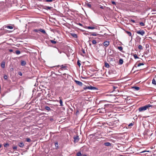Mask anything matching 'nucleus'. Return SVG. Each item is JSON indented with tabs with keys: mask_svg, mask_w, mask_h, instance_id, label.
<instances>
[{
	"mask_svg": "<svg viewBox=\"0 0 156 156\" xmlns=\"http://www.w3.org/2000/svg\"><path fill=\"white\" fill-rule=\"evenodd\" d=\"M152 107H153V106L152 105L150 104H148L144 106L139 108L138 109V110L139 112L144 111L147 110V108L148 109L150 107L152 108Z\"/></svg>",
	"mask_w": 156,
	"mask_h": 156,
	"instance_id": "1",
	"label": "nucleus"
},
{
	"mask_svg": "<svg viewBox=\"0 0 156 156\" xmlns=\"http://www.w3.org/2000/svg\"><path fill=\"white\" fill-rule=\"evenodd\" d=\"M114 50L112 49V48L111 47L109 48L108 50V54L110 56L113 57L114 53Z\"/></svg>",
	"mask_w": 156,
	"mask_h": 156,
	"instance_id": "2",
	"label": "nucleus"
},
{
	"mask_svg": "<svg viewBox=\"0 0 156 156\" xmlns=\"http://www.w3.org/2000/svg\"><path fill=\"white\" fill-rule=\"evenodd\" d=\"M83 89L84 90H86L87 89H89V90H98V88H97L96 87H93L92 86H85L83 88Z\"/></svg>",
	"mask_w": 156,
	"mask_h": 156,
	"instance_id": "3",
	"label": "nucleus"
},
{
	"mask_svg": "<svg viewBox=\"0 0 156 156\" xmlns=\"http://www.w3.org/2000/svg\"><path fill=\"white\" fill-rule=\"evenodd\" d=\"M17 6V0H10V7Z\"/></svg>",
	"mask_w": 156,
	"mask_h": 156,
	"instance_id": "4",
	"label": "nucleus"
},
{
	"mask_svg": "<svg viewBox=\"0 0 156 156\" xmlns=\"http://www.w3.org/2000/svg\"><path fill=\"white\" fill-rule=\"evenodd\" d=\"M10 54H12V52L14 53H16L17 55H19L20 53V51L18 50H13L10 49Z\"/></svg>",
	"mask_w": 156,
	"mask_h": 156,
	"instance_id": "5",
	"label": "nucleus"
},
{
	"mask_svg": "<svg viewBox=\"0 0 156 156\" xmlns=\"http://www.w3.org/2000/svg\"><path fill=\"white\" fill-rule=\"evenodd\" d=\"M136 32L139 34H140L141 35L143 36L145 34L144 31L143 30H139Z\"/></svg>",
	"mask_w": 156,
	"mask_h": 156,
	"instance_id": "6",
	"label": "nucleus"
},
{
	"mask_svg": "<svg viewBox=\"0 0 156 156\" xmlns=\"http://www.w3.org/2000/svg\"><path fill=\"white\" fill-rule=\"evenodd\" d=\"M73 139L75 142H78L79 140V138L78 136H76L73 137Z\"/></svg>",
	"mask_w": 156,
	"mask_h": 156,
	"instance_id": "7",
	"label": "nucleus"
},
{
	"mask_svg": "<svg viewBox=\"0 0 156 156\" xmlns=\"http://www.w3.org/2000/svg\"><path fill=\"white\" fill-rule=\"evenodd\" d=\"M104 46H105V48L107 47L109 44V42L108 41H105L103 43Z\"/></svg>",
	"mask_w": 156,
	"mask_h": 156,
	"instance_id": "8",
	"label": "nucleus"
},
{
	"mask_svg": "<svg viewBox=\"0 0 156 156\" xmlns=\"http://www.w3.org/2000/svg\"><path fill=\"white\" fill-rule=\"evenodd\" d=\"M74 81L77 84L80 86H82L83 85V83L81 82L76 80H75Z\"/></svg>",
	"mask_w": 156,
	"mask_h": 156,
	"instance_id": "9",
	"label": "nucleus"
},
{
	"mask_svg": "<svg viewBox=\"0 0 156 156\" xmlns=\"http://www.w3.org/2000/svg\"><path fill=\"white\" fill-rule=\"evenodd\" d=\"M44 9L47 10H51L53 8L52 7H49L47 6H45L44 7Z\"/></svg>",
	"mask_w": 156,
	"mask_h": 156,
	"instance_id": "10",
	"label": "nucleus"
},
{
	"mask_svg": "<svg viewBox=\"0 0 156 156\" xmlns=\"http://www.w3.org/2000/svg\"><path fill=\"white\" fill-rule=\"evenodd\" d=\"M18 145L21 148H23L24 146V144L23 142H19L18 143Z\"/></svg>",
	"mask_w": 156,
	"mask_h": 156,
	"instance_id": "11",
	"label": "nucleus"
},
{
	"mask_svg": "<svg viewBox=\"0 0 156 156\" xmlns=\"http://www.w3.org/2000/svg\"><path fill=\"white\" fill-rule=\"evenodd\" d=\"M86 28L89 29H91V30H93L94 29H97V28L95 27H90V26L86 27Z\"/></svg>",
	"mask_w": 156,
	"mask_h": 156,
	"instance_id": "12",
	"label": "nucleus"
},
{
	"mask_svg": "<svg viewBox=\"0 0 156 156\" xmlns=\"http://www.w3.org/2000/svg\"><path fill=\"white\" fill-rule=\"evenodd\" d=\"M10 30L12 29H14V30H15L17 29V28L16 27H15L14 25L10 24Z\"/></svg>",
	"mask_w": 156,
	"mask_h": 156,
	"instance_id": "13",
	"label": "nucleus"
},
{
	"mask_svg": "<svg viewBox=\"0 0 156 156\" xmlns=\"http://www.w3.org/2000/svg\"><path fill=\"white\" fill-rule=\"evenodd\" d=\"M39 30L40 31L42 32L43 34H47L46 33V32L45 30L43 29H39Z\"/></svg>",
	"mask_w": 156,
	"mask_h": 156,
	"instance_id": "14",
	"label": "nucleus"
},
{
	"mask_svg": "<svg viewBox=\"0 0 156 156\" xmlns=\"http://www.w3.org/2000/svg\"><path fill=\"white\" fill-rule=\"evenodd\" d=\"M104 145L107 146H111V143L108 142L105 143Z\"/></svg>",
	"mask_w": 156,
	"mask_h": 156,
	"instance_id": "15",
	"label": "nucleus"
},
{
	"mask_svg": "<svg viewBox=\"0 0 156 156\" xmlns=\"http://www.w3.org/2000/svg\"><path fill=\"white\" fill-rule=\"evenodd\" d=\"M26 64V62L24 61H22L21 63V65L22 66H25Z\"/></svg>",
	"mask_w": 156,
	"mask_h": 156,
	"instance_id": "16",
	"label": "nucleus"
},
{
	"mask_svg": "<svg viewBox=\"0 0 156 156\" xmlns=\"http://www.w3.org/2000/svg\"><path fill=\"white\" fill-rule=\"evenodd\" d=\"M45 108L46 110H47L48 111H49L51 110V108L48 106H45Z\"/></svg>",
	"mask_w": 156,
	"mask_h": 156,
	"instance_id": "17",
	"label": "nucleus"
},
{
	"mask_svg": "<svg viewBox=\"0 0 156 156\" xmlns=\"http://www.w3.org/2000/svg\"><path fill=\"white\" fill-rule=\"evenodd\" d=\"M91 34V35L95 36H97L99 34H96L95 33H89Z\"/></svg>",
	"mask_w": 156,
	"mask_h": 156,
	"instance_id": "18",
	"label": "nucleus"
},
{
	"mask_svg": "<svg viewBox=\"0 0 156 156\" xmlns=\"http://www.w3.org/2000/svg\"><path fill=\"white\" fill-rule=\"evenodd\" d=\"M5 62H2L1 64V66L2 68H5Z\"/></svg>",
	"mask_w": 156,
	"mask_h": 156,
	"instance_id": "19",
	"label": "nucleus"
},
{
	"mask_svg": "<svg viewBox=\"0 0 156 156\" xmlns=\"http://www.w3.org/2000/svg\"><path fill=\"white\" fill-rule=\"evenodd\" d=\"M126 33L129 36H132V34L129 31H125Z\"/></svg>",
	"mask_w": 156,
	"mask_h": 156,
	"instance_id": "20",
	"label": "nucleus"
},
{
	"mask_svg": "<svg viewBox=\"0 0 156 156\" xmlns=\"http://www.w3.org/2000/svg\"><path fill=\"white\" fill-rule=\"evenodd\" d=\"M123 61L122 59L120 58L119 60V64L120 65H122L123 64Z\"/></svg>",
	"mask_w": 156,
	"mask_h": 156,
	"instance_id": "21",
	"label": "nucleus"
},
{
	"mask_svg": "<svg viewBox=\"0 0 156 156\" xmlns=\"http://www.w3.org/2000/svg\"><path fill=\"white\" fill-rule=\"evenodd\" d=\"M61 66V67L60 69V70H63V69L67 67V66H64L63 65H62Z\"/></svg>",
	"mask_w": 156,
	"mask_h": 156,
	"instance_id": "22",
	"label": "nucleus"
},
{
	"mask_svg": "<svg viewBox=\"0 0 156 156\" xmlns=\"http://www.w3.org/2000/svg\"><path fill=\"white\" fill-rule=\"evenodd\" d=\"M6 28H7L8 29H10V25H8L7 26H4L3 27V29L5 30H6V29H5Z\"/></svg>",
	"mask_w": 156,
	"mask_h": 156,
	"instance_id": "23",
	"label": "nucleus"
},
{
	"mask_svg": "<svg viewBox=\"0 0 156 156\" xmlns=\"http://www.w3.org/2000/svg\"><path fill=\"white\" fill-rule=\"evenodd\" d=\"M86 5L87 7H88L90 9H91V4H90L89 3L86 4Z\"/></svg>",
	"mask_w": 156,
	"mask_h": 156,
	"instance_id": "24",
	"label": "nucleus"
},
{
	"mask_svg": "<svg viewBox=\"0 0 156 156\" xmlns=\"http://www.w3.org/2000/svg\"><path fill=\"white\" fill-rule=\"evenodd\" d=\"M133 88L135 89L136 90H138L140 89V88L139 87L136 86L133 87Z\"/></svg>",
	"mask_w": 156,
	"mask_h": 156,
	"instance_id": "25",
	"label": "nucleus"
},
{
	"mask_svg": "<svg viewBox=\"0 0 156 156\" xmlns=\"http://www.w3.org/2000/svg\"><path fill=\"white\" fill-rule=\"evenodd\" d=\"M59 103L60 104V105L61 106H63V104L62 101L61 99H60Z\"/></svg>",
	"mask_w": 156,
	"mask_h": 156,
	"instance_id": "26",
	"label": "nucleus"
},
{
	"mask_svg": "<svg viewBox=\"0 0 156 156\" xmlns=\"http://www.w3.org/2000/svg\"><path fill=\"white\" fill-rule=\"evenodd\" d=\"M105 66L106 67L108 68L109 67V65L108 63L105 62Z\"/></svg>",
	"mask_w": 156,
	"mask_h": 156,
	"instance_id": "27",
	"label": "nucleus"
},
{
	"mask_svg": "<svg viewBox=\"0 0 156 156\" xmlns=\"http://www.w3.org/2000/svg\"><path fill=\"white\" fill-rule=\"evenodd\" d=\"M112 88L113 89V91L115 90L116 89L118 88V87H117L116 86H112Z\"/></svg>",
	"mask_w": 156,
	"mask_h": 156,
	"instance_id": "28",
	"label": "nucleus"
},
{
	"mask_svg": "<svg viewBox=\"0 0 156 156\" xmlns=\"http://www.w3.org/2000/svg\"><path fill=\"white\" fill-rule=\"evenodd\" d=\"M50 41L52 44H55L56 43V41L53 40H50Z\"/></svg>",
	"mask_w": 156,
	"mask_h": 156,
	"instance_id": "29",
	"label": "nucleus"
},
{
	"mask_svg": "<svg viewBox=\"0 0 156 156\" xmlns=\"http://www.w3.org/2000/svg\"><path fill=\"white\" fill-rule=\"evenodd\" d=\"M82 155L80 152H79L76 153V155L77 156H81Z\"/></svg>",
	"mask_w": 156,
	"mask_h": 156,
	"instance_id": "30",
	"label": "nucleus"
},
{
	"mask_svg": "<svg viewBox=\"0 0 156 156\" xmlns=\"http://www.w3.org/2000/svg\"><path fill=\"white\" fill-rule=\"evenodd\" d=\"M9 146V144L8 143H6V144H4V146L5 147H7Z\"/></svg>",
	"mask_w": 156,
	"mask_h": 156,
	"instance_id": "31",
	"label": "nucleus"
},
{
	"mask_svg": "<svg viewBox=\"0 0 156 156\" xmlns=\"http://www.w3.org/2000/svg\"><path fill=\"white\" fill-rule=\"evenodd\" d=\"M133 56L135 59L139 58V57L137 56V55L136 54H134Z\"/></svg>",
	"mask_w": 156,
	"mask_h": 156,
	"instance_id": "32",
	"label": "nucleus"
},
{
	"mask_svg": "<svg viewBox=\"0 0 156 156\" xmlns=\"http://www.w3.org/2000/svg\"><path fill=\"white\" fill-rule=\"evenodd\" d=\"M118 49L120 51H122L123 49V48L122 46H119L118 47Z\"/></svg>",
	"mask_w": 156,
	"mask_h": 156,
	"instance_id": "33",
	"label": "nucleus"
},
{
	"mask_svg": "<svg viewBox=\"0 0 156 156\" xmlns=\"http://www.w3.org/2000/svg\"><path fill=\"white\" fill-rule=\"evenodd\" d=\"M152 83L153 84L156 85V83L155 80L154 79H153L152 80Z\"/></svg>",
	"mask_w": 156,
	"mask_h": 156,
	"instance_id": "34",
	"label": "nucleus"
},
{
	"mask_svg": "<svg viewBox=\"0 0 156 156\" xmlns=\"http://www.w3.org/2000/svg\"><path fill=\"white\" fill-rule=\"evenodd\" d=\"M92 43L93 44H96L97 43V42H96V40H93L92 41Z\"/></svg>",
	"mask_w": 156,
	"mask_h": 156,
	"instance_id": "35",
	"label": "nucleus"
},
{
	"mask_svg": "<svg viewBox=\"0 0 156 156\" xmlns=\"http://www.w3.org/2000/svg\"><path fill=\"white\" fill-rule=\"evenodd\" d=\"M140 24L141 26H145L144 23L142 22H140Z\"/></svg>",
	"mask_w": 156,
	"mask_h": 156,
	"instance_id": "36",
	"label": "nucleus"
},
{
	"mask_svg": "<svg viewBox=\"0 0 156 156\" xmlns=\"http://www.w3.org/2000/svg\"><path fill=\"white\" fill-rule=\"evenodd\" d=\"M138 48L139 49L142 50L143 49L142 46L141 45H139L138 46Z\"/></svg>",
	"mask_w": 156,
	"mask_h": 156,
	"instance_id": "37",
	"label": "nucleus"
},
{
	"mask_svg": "<svg viewBox=\"0 0 156 156\" xmlns=\"http://www.w3.org/2000/svg\"><path fill=\"white\" fill-rule=\"evenodd\" d=\"M53 1V0H45L44 2H51Z\"/></svg>",
	"mask_w": 156,
	"mask_h": 156,
	"instance_id": "38",
	"label": "nucleus"
},
{
	"mask_svg": "<svg viewBox=\"0 0 156 156\" xmlns=\"http://www.w3.org/2000/svg\"><path fill=\"white\" fill-rule=\"evenodd\" d=\"M26 141L27 142H30L31 141V140L29 138H27L26 139Z\"/></svg>",
	"mask_w": 156,
	"mask_h": 156,
	"instance_id": "39",
	"label": "nucleus"
},
{
	"mask_svg": "<svg viewBox=\"0 0 156 156\" xmlns=\"http://www.w3.org/2000/svg\"><path fill=\"white\" fill-rule=\"evenodd\" d=\"M55 146L56 148H58V142L55 143Z\"/></svg>",
	"mask_w": 156,
	"mask_h": 156,
	"instance_id": "40",
	"label": "nucleus"
},
{
	"mask_svg": "<svg viewBox=\"0 0 156 156\" xmlns=\"http://www.w3.org/2000/svg\"><path fill=\"white\" fill-rule=\"evenodd\" d=\"M144 65V64L143 63H140L138 64V65H137V66L139 67L141 66Z\"/></svg>",
	"mask_w": 156,
	"mask_h": 156,
	"instance_id": "41",
	"label": "nucleus"
},
{
	"mask_svg": "<svg viewBox=\"0 0 156 156\" xmlns=\"http://www.w3.org/2000/svg\"><path fill=\"white\" fill-rule=\"evenodd\" d=\"M77 64L78 65L79 67L81 65V64L80 62V61H79V60H78V61L77 62Z\"/></svg>",
	"mask_w": 156,
	"mask_h": 156,
	"instance_id": "42",
	"label": "nucleus"
},
{
	"mask_svg": "<svg viewBox=\"0 0 156 156\" xmlns=\"http://www.w3.org/2000/svg\"><path fill=\"white\" fill-rule=\"evenodd\" d=\"M72 35L74 37L76 38L77 37V35L76 34H72Z\"/></svg>",
	"mask_w": 156,
	"mask_h": 156,
	"instance_id": "43",
	"label": "nucleus"
},
{
	"mask_svg": "<svg viewBox=\"0 0 156 156\" xmlns=\"http://www.w3.org/2000/svg\"><path fill=\"white\" fill-rule=\"evenodd\" d=\"M4 78L5 79V80H7L8 78V77H7V76L5 75H4Z\"/></svg>",
	"mask_w": 156,
	"mask_h": 156,
	"instance_id": "44",
	"label": "nucleus"
},
{
	"mask_svg": "<svg viewBox=\"0 0 156 156\" xmlns=\"http://www.w3.org/2000/svg\"><path fill=\"white\" fill-rule=\"evenodd\" d=\"M34 31L36 32H39V30L36 29L34 30Z\"/></svg>",
	"mask_w": 156,
	"mask_h": 156,
	"instance_id": "45",
	"label": "nucleus"
},
{
	"mask_svg": "<svg viewBox=\"0 0 156 156\" xmlns=\"http://www.w3.org/2000/svg\"><path fill=\"white\" fill-rule=\"evenodd\" d=\"M112 4H113V5H116V4L115 2L114 1H112Z\"/></svg>",
	"mask_w": 156,
	"mask_h": 156,
	"instance_id": "46",
	"label": "nucleus"
},
{
	"mask_svg": "<svg viewBox=\"0 0 156 156\" xmlns=\"http://www.w3.org/2000/svg\"><path fill=\"white\" fill-rule=\"evenodd\" d=\"M82 51L83 52V53L84 54H85V50L83 49H82Z\"/></svg>",
	"mask_w": 156,
	"mask_h": 156,
	"instance_id": "47",
	"label": "nucleus"
},
{
	"mask_svg": "<svg viewBox=\"0 0 156 156\" xmlns=\"http://www.w3.org/2000/svg\"><path fill=\"white\" fill-rule=\"evenodd\" d=\"M133 124L132 123H130V124H129V125H128V126H132L133 125Z\"/></svg>",
	"mask_w": 156,
	"mask_h": 156,
	"instance_id": "48",
	"label": "nucleus"
},
{
	"mask_svg": "<svg viewBox=\"0 0 156 156\" xmlns=\"http://www.w3.org/2000/svg\"><path fill=\"white\" fill-rule=\"evenodd\" d=\"M18 74L20 76H22V75H23L22 73L21 72H20L18 73Z\"/></svg>",
	"mask_w": 156,
	"mask_h": 156,
	"instance_id": "49",
	"label": "nucleus"
},
{
	"mask_svg": "<svg viewBox=\"0 0 156 156\" xmlns=\"http://www.w3.org/2000/svg\"><path fill=\"white\" fill-rule=\"evenodd\" d=\"M17 147L16 146H14L13 147V149L14 150H16Z\"/></svg>",
	"mask_w": 156,
	"mask_h": 156,
	"instance_id": "50",
	"label": "nucleus"
},
{
	"mask_svg": "<svg viewBox=\"0 0 156 156\" xmlns=\"http://www.w3.org/2000/svg\"><path fill=\"white\" fill-rule=\"evenodd\" d=\"M107 124L109 126L111 125L112 123L111 122H109L108 123H107Z\"/></svg>",
	"mask_w": 156,
	"mask_h": 156,
	"instance_id": "51",
	"label": "nucleus"
},
{
	"mask_svg": "<svg viewBox=\"0 0 156 156\" xmlns=\"http://www.w3.org/2000/svg\"><path fill=\"white\" fill-rule=\"evenodd\" d=\"M78 24L80 26H83V25L82 24L80 23H79Z\"/></svg>",
	"mask_w": 156,
	"mask_h": 156,
	"instance_id": "52",
	"label": "nucleus"
},
{
	"mask_svg": "<svg viewBox=\"0 0 156 156\" xmlns=\"http://www.w3.org/2000/svg\"><path fill=\"white\" fill-rule=\"evenodd\" d=\"M131 21L133 23H135V21L134 20H131Z\"/></svg>",
	"mask_w": 156,
	"mask_h": 156,
	"instance_id": "53",
	"label": "nucleus"
},
{
	"mask_svg": "<svg viewBox=\"0 0 156 156\" xmlns=\"http://www.w3.org/2000/svg\"><path fill=\"white\" fill-rule=\"evenodd\" d=\"M100 8L101 9H104V7L103 6H101L100 7Z\"/></svg>",
	"mask_w": 156,
	"mask_h": 156,
	"instance_id": "54",
	"label": "nucleus"
},
{
	"mask_svg": "<svg viewBox=\"0 0 156 156\" xmlns=\"http://www.w3.org/2000/svg\"><path fill=\"white\" fill-rule=\"evenodd\" d=\"M111 73H112V71H111H111H109V74H111Z\"/></svg>",
	"mask_w": 156,
	"mask_h": 156,
	"instance_id": "55",
	"label": "nucleus"
},
{
	"mask_svg": "<svg viewBox=\"0 0 156 156\" xmlns=\"http://www.w3.org/2000/svg\"><path fill=\"white\" fill-rule=\"evenodd\" d=\"M82 156H87V155L85 154H83Z\"/></svg>",
	"mask_w": 156,
	"mask_h": 156,
	"instance_id": "56",
	"label": "nucleus"
},
{
	"mask_svg": "<svg viewBox=\"0 0 156 156\" xmlns=\"http://www.w3.org/2000/svg\"><path fill=\"white\" fill-rule=\"evenodd\" d=\"M63 75L66 76V73H64Z\"/></svg>",
	"mask_w": 156,
	"mask_h": 156,
	"instance_id": "57",
	"label": "nucleus"
},
{
	"mask_svg": "<svg viewBox=\"0 0 156 156\" xmlns=\"http://www.w3.org/2000/svg\"><path fill=\"white\" fill-rule=\"evenodd\" d=\"M8 32H9V30H7V32H6V33H8Z\"/></svg>",
	"mask_w": 156,
	"mask_h": 156,
	"instance_id": "58",
	"label": "nucleus"
},
{
	"mask_svg": "<svg viewBox=\"0 0 156 156\" xmlns=\"http://www.w3.org/2000/svg\"><path fill=\"white\" fill-rule=\"evenodd\" d=\"M91 44H89V46H91Z\"/></svg>",
	"mask_w": 156,
	"mask_h": 156,
	"instance_id": "59",
	"label": "nucleus"
},
{
	"mask_svg": "<svg viewBox=\"0 0 156 156\" xmlns=\"http://www.w3.org/2000/svg\"><path fill=\"white\" fill-rule=\"evenodd\" d=\"M1 147H2L1 144H0V148H1Z\"/></svg>",
	"mask_w": 156,
	"mask_h": 156,
	"instance_id": "60",
	"label": "nucleus"
},
{
	"mask_svg": "<svg viewBox=\"0 0 156 156\" xmlns=\"http://www.w3.org/2000/svg\"><path fill=\"white\" fill-rule=\"evenodd\" d=\"M12 30H10V32H12Z\"/></svg>",
	"mask_w": 156,
	"mask_h": 156,
	"instance_id": "61",
	"label": "nucleus"
},
{
	"mask_svg": "<svg viewBox=\"0 0 156 156\" xmlns=\"http://www.w3.org/2000/svg\"><path fill=\"white\" fill-rule=\"evenodd\" d=\"M12 69V70L13 69V68H12L10 69Z\"/></svg>",
	"mask_w": 156,
	"mask_h": 156,
	"instance_id": "62",
	"label": "nucleus"
},
{
	"mask_svg": "<svg viewBox=\"0 0 156 156\" xmlns=\"http://www.w3.org/2000/svg\"><path fill=\"white\" fill-rule=\"evenodd\" d=\"M91 135H93V136H94V134H92Z\"/></svg>",
	"mask_w": 156,
	"mask_h": 156,
	"instance_id": "63",
	"label": "nucleus"
},
{
	"mask_svg": "<svg viewBox=\"0 0 156 156\" xmlns=\"http://www.w3.org/2000/svg\"><path fill=\"white\" fill-rule=\"evenodd\" d=\"M61 98V97H59V98Z\"/></svg>",
	"mask_w": 156,
	"mask_h": 156,
	"instance_id": "64",
	"label": "nucleus"
}]
</instances>
